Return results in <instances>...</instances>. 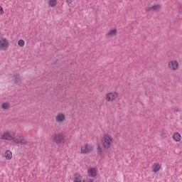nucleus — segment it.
I'll use <instances>...</instances> for the list:
<instances>
[{"label": "nucleus", "instance_id": "obj_1", "mask_svg": "<svg viewBox=\"0 0 182 182\" xmlns=\"http://www.w3.org/2000/svg\"><path fill=\"white\" fill-rule=\"evenodd\" d=\"M0 139L1 140H12L14 143L16 144H28V141L17 134L15 131H6L0 135Z\"/></svg>", "mask_w": 182, "mask_h": 182}, {"label": "nucleus", "instance_id": "obj_2", "mask_svg": "<svg viewBox=\"0 0 182 182\" xmlns=\"http://www.w3.org/2000/svg\"><path fill=\"white\" fill-rule=\"evenodd\" d=\"M101 141L103 149L109 150V149L112 148L113 144H114V138L109 134H105L102 136Z\"/></svg>", "mask_w": 182, "mask_h": 182}, {"label": "nucleus", "instance_id": "obj_3", "mask_svg": "<svg viewBox=\"0 0 182 182\" xmlns=\"http://www.w3.org/2000/svg\"><path fill=\"white\" fill-rule=\"evenodd\" d=\"M51 140L56 144H65V136L63 133L54 134L51 136Z\"/></svg>", "mask_w": 182, "mask_h": 182}, {"label": "nucleus", "instance_id": "obj_4", "mask_svg": "<svg viewBox=\"0 0 182 182\" xmlns=\"http://www.w3.org/2000/svg\"><path fill=\"white\" fill-rule=\"evenodd\" d=\"M168 67L170 70H173V72H176V70H178V68L180 67V65L178 64V61L176 60H171L168 63Z\"/></svg>", "mask_w": 182, "mask_h": 182}, {"label": "nucleus", "instance_id": "obj_5", "mask_svg": "<svg viewBox=\"0 0 182 182\" xmlns=\"http://www.w3.org/2000/svg\"><path fill=\"white\" fill-rule=\"evenodd\" d=\"M119 97V93L117 92H108L106 95L107 102H114Z\"/></svg>", "mask_w": 182, "mask_h": 182}, {"label": "nucleus", "instance_id": "obj_6", "mask_svg": "<svg viewBox=\"0 0 182 182\" xmlns=\"http://www.w3.org/2000/svg\"><path fill=\"white\" fill-rule=\"evenodd\" d=\"M9 48V41L6 38L0 40V50H6Z\"/></svg>", "mask_w": 182, "mask_h": 182}, {"label": "nucleus", "instance_id": "obj_7", "mask_svg": "<svg viewBox=\"0 0 182 182\" xmlns=\"http://www.w3.org/2000/svg\"><path fill=\"white\" fill-rule=\"evenodd\" d=\"M92 151H93V147L87 144L81 147V154H87V153H92Z\"/></svg>", "mask_w": 182, "mask_h": 182}, {"label": "nucleus", "instance_id": "obj_8", "mask_svg": "<svg viewBox=\"0 0 182 182\" xmlns=\"http://www.w3.org/2000/svg\"><path fill=\"white\" fill-rule=\"evenodd\" d=\"M66 119V116L63 113H58L55 117V122L57 123H63Z\"/></svg>", "mask_w": 182, "mask_h": 182}, {"label": "nucleus", "instance_id": "obj_9", "mask_svg": "<svg viewBox=\"0 0 182 182\" xmlns=\"http://www.w3.org/2000/svg\"><path fill=\"white\" fill-rule=\"evenodd\" d=\"M13 80L15 85H18V86H21V85H22V78L18 74H15L13 75Z\"/></svg>", "mask_w": 182, "mask_h": 182}, {"label": "nucleus", "instance_id": "obj_10", "mask_svg": "<svg viewBox=\"0 0 182 182\" xmlns=\"http://www.w3.org/2000/svg\"><path fill=\"white\" fill-rule=\"evenodd\" d=\"M161 6L159 4H156L154 6H152L151 7H148L145 9L146 12H151V11H159L160 9Z\"/></svg>", "mask_w": 182, "mask_h": 182}, {"label": "nucleus", "instance_id": "obj_11", "mask_svg": "<svg viewBox=\"0 0 182 182\" xmlns=\"http://www.w3.org/2000/svg\"><path fill=\"white\" fill-rule=\"evenodd\" d=\"M117 35V30L116 28H114L112 30L109 31L107 34V38H112V36H116Z\"/></svg>", "mask_w": 182, "mask_h": 182}, {"label": "nucleus", "instance_id": "obj_12", "mask_svg": "<svg viewBox=\"0 0 182 182\" xmlns=\"http://www.w3.org/2000/svg\"><path fill=\"white\" fill-rule=\"evenodd\" d=\"M160 168H161V166L157 163H154L152 166L154 173H158V171H160Z\"/></svg>", "mask_w": 182, "mask_h": 182}, {"label": "nucleus", "instance_id": "obj_13", "mask_svg": "<svg viewBox=\"0 0 182 182\" xmlns=\"http://www.w3.org/2000/svg\"><path fill=\"white\" fill-rule=\"evenodd\" d=\"M88 174L90 177H96L97 176V173L96 172V168H88Z\"/></svg>", "mask_w": 182, "mask_h": 182}, {"label": "nucleus", "instance_id": "obj_14", "mask_svg": "<svg viewBox=\"0 0 182 182\" xmlns=\"http://www.w3.org/2000/svg\"><path fill=\"white\" fill-rule=\"evenodd\" d=\"M173 139L175 141H180L181 140V135L180 133L176 132L173 134Z\"/></svg>", "mask_w": 182, "mask_h": 182}, {"label": "nucleus", "instance_id": "obj_15", "mask_svg": "<svg viewBox=\"0 0 182 182\" xmlns=\"http://www.w3.org/2000/svg\"><path fill=\"white\" fill-rule=\"evenodd\" d=\"M97 153L98 156H102L103 154V148L100 144H97Z\"/></svg>", "mask_w": 182, "mask_h": 182}, {"label": "nucleus", "instance_id": "obj_16", "mask_svg": "<svg viewBox=\"0 0 182 182\" xmlns=\"http://www.w3.org/2000/svg\"><path fill=\"white\" fill-rule=\"evenodd\" d=\"M56 4H58L57 0H49L48 1V6H50V8H55V6H56Z\"/></svg>", "mask_w": 182, "mask_h": 182}, {"label": "nucleus", "instance_id": "obj_17", "mask_svg": "<svg viewBox=\"0 0 182 182\" xmlns=\"http://www.w3.org/2000/svg\"><path fill=\"white\" fill-rule=\"evenodd\" d=\"M74 182H82V176H80L79 173L74 175Z\"/></svg>", "mask_w": 182, "mask_h": 182}, {"label": "nucleus", "instance_id": "obj_18", "mask_svg": "<svg viewBox=\"0 0 182 182\" xmlns=\"http://www.w3.org/2000/svg\"><path fill=\"white\" fill-rule=\"evenodd\" d=\"M5 157L6 160H11L12 159V152L11 151H6L5 152Z\"/></svg>", "mask_w": 182, "mask_h": 182}, {"label": "nucleus", "instance_id": "obj_19", "mask_svg": "<svg viewBox=\"0 0 182 182\" xmlns=\"http://www.w3.org/2000/svg\"><path fill=\"white\" fill-rule=\"evenodd\" d=\"M9 106H11V104H9V102H4L1 105V109H3V110H6V109H8Z\"/></svg>", "mask_w": 182, "mask_h": 182}, {"label": "nucleus", "instance_id": "obj_20", "mask_svg": "<svg viewBox=\"0 0 182 182\" xmlns=\"http://www.w3.org/2000/svg\"><path fill=\"white\" fill-rule=\"evenodd\" d=\"M18 46H20L21 48H23V46H25V41L23 40H19L18 41Z\"/></svg>", "mask_w": 182, "mask_h": 182}, {"label": "nucleus", "instance_id": "obj_21", "mask_svg": "<svg viewBox=\"0 0 182 182\" xmlns=\"http://www.w3.org/2000/svg\"><path fill=\"white\" fill-rule=\"evenodd\" d=\"M161 137H163V139H166V132H161L160 134Z\"/></svg>", "mask_w": 182, "mask_h": 182}, {"label": "nucleus", "instance_id": "obj_22", "mask_svg": "<svg viewBox=\"0 0 182 182\" xmlns=\"http://www.w3.org/2000/svg\"><path fill=\"white\" fill-rule=\"evenodd\" d=\"M2 14H4V9L0 6V15H2Z\"/></svg>", "mask_w": 182, "mask_h": 182}, {"label": "nucleus", "instance_id": "obj_23", "mask_svg": "<svg viewBox=\"0 0 182 182\" xmlns=\"http://www.w3.org/2000/svg\"><path fill=\"white\" fill-rule=\"evenodd\" d=\"M66 2H67L68 4H72V0H66Z\"/></svg>", "mask_w": 182, "mask_h": 182}, {"label": "nucleus", "instance_id": "obj_24", "mask_svg": "<svg viewBox=\"0 0 182 182\" xmlns=\"http://www.w3.org/2000/svg\"><path fill=\"white\" fill-rule=\"evenodd\" d=\"M87 182H93V180H92V179H88V180H87Z\"/></svg>", "mask_w": 182, "mask_h": 182}]
</instances>
